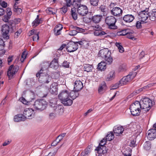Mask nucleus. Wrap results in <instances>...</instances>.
<instances>
[{
    "instance_id": "20",
    "label": "nucleus",
    "mask_w": 156,
    "mask_h": 156,
    "mask_svg": "<svg viewBox=\"0 0 156 156\" xmlns=\"http://www.w3.org/2000/svg\"><path fill=\"white\" fill-rule=\"evenodd\" d=\"M94 35L95 36H102L103 35H107V33L104 31L103 29L101 27L97 28L94 32Z\"/></svg>"
},
{
    "instance_id": "51",
    "label": "nucleus",
    "mask_w": 156,
    "mask_h": 156,
    "mask_svg": "<svg viewBox=\"0 0 156 156\" xmlns=\"http://www.w3.org/2000/svg\"><path fill=\"white\" fill-rule=\"evenodd\" d=\"M27 53L25 51H24L22 54L20 60L22 62H23L24 60L26 58Z\"/></svg>"
},
{
    "instance_id": "33",
    "label": "nucleus",
    "mask_w": 156,
    "mask_h": 156,
    "mask_svg": "<svg viewBox=\"0 0 156 156\" xmlns=\"http://www.w3.org/2000/svg\"><path fill=\"white\" fill-rule=\"evenodd\" d=\"M106 63L104 62H101L98 65V68L100 70H104L106 69Z\"/></svg>"
},
{
    "instance_id": "55",
    "label": "nucleus",
    "mask_w": 156,
    "mask_h": 156,
    "mask_svg": "<svg viewBox=\"0 0 156 156\" xmlns=\"http://www.w3.org/2000/svg\"><path fill=\"white\" fill-rule=\"evenodd\" d=\"M20 101L22 102L23 104L28 105L27 101L23 97L20 98L19 99Z\"/></svg>"
},
{
    "instance_id": "19",
    "label": "nucleus",
    "mask_w": 156,
    "mask_h": 156,
    "mask_svg": "<svg viewBox=\"0 0 156 156\" xmlns=\"http://www.w3.org/2000/svg\"><path fill=\"white\" fill-rule=\"evenodd\" d=\"M83 87V84L82 82L80 80H76L74 83V89L75 91H76L78 92L81 90Z\"/></svg>"
},
{
    "instance_id": "1",
    "label": "nucleus",
    "mask_w": 156,
    "mask_h": 156,
    "mask_svg": "<svg viewBox=\"0 0 156 156\" xmlns=\"http://www.w3.org/2000/svg\"><path fill=\"white\" fill-rule=\"evenodd\" d=\"M79 94L75 91L67 90H62L58 94V97L64 106H71L73 103V100L79 96Z\"/></svg>"
},
{
    "instance_id": "22",
    "label": "nucleus",
    "mask_w": 156,
    "mask_h": 156,
    "mask_svg": "<svg viewBox=\"0 0 156 156\" xmlns=\"http://www.w3.org/2000/svg\"><path fill=\"white\" fill-rule=\"evenodd\" d=\"M134 19V16L131 14H127L124 16L122 18V20L126 23L132 22Z\"/></svg>"
},
{
    "instance_id": "26",
    "label": "nucleus",
    "mask_w": 156,
    "mask_h": 156,
    "mask_svg": "<svg viewBox=\"0 0 156 156\" xmlns=\"http://www.w3.org/2000/svg\"><path fill=\"white\" fill-rule=\"evenodd\" d=\"M90 146H88L81 153V156H86L90 155L92 149Z\"/></svg>"
},
{
    "instance_id": "5",
    "label": "nucleus",
    "mask_w": 156,
    "mask_h": 156,
    "mask_svg": "<svg viewBox=\"0 0 156 156\" xmlns=\"http://www.w3.org/2000/svg\"><path fill=\"white\" fill-rule=\"evenodd\" d=\"M46 105V102L43 99L36 100L34 104V108L35 109L41 111L44 109Z\"/></svg>"
},
{
    "instance_id": "54",
    "label": "nucleus",
    "mask_w": 156,
    "mask_h": 156,
    "mask_svg": "<svg viewBox=\"0 0 156 156\" xmlns=\"http://www.w3.org/2000/svg\"><path fill=\"white\" fill-rule=\"evenodd\" d=\"M106 141H107L106 138L103 139L101 141L100 143H99V145L102 146H104V145H105L106 143Z\"/></svg>"
},
{
    "instance_id": "36",
    "label": "nucleus",
    "mask_w": 156,
    "mask_h": 156,
    "mask_svg": "<svg viewBox=\"0 0 156 156\" xmlns=\"http://www.w3.org/2000/svg\"><path fill=\"white\" fill-rule=\"evenodd\" d=\"M98 10L100 11L101 12H102V14L104 15V14L106 13L107 9L105 5H101L99 7Z\"/></svg>"
},
{
    "instance_id": "56",
    "label": "nucleus",
    "mask_w": 156,
    "mask_h": 156,
    "mask_svg": "<svg viewBox=\"0 0 156 156\" xmlns=\"http://www.w3.org/2000/svg\"><path fill=\"white\" fill-rule=\"evenodd\" d=\"M62 65L63 67L66 68H68L69 66V63L67 61H64Z\"/></svg>"
},
{
    "instance_id": "7",
    "label": "nucleus",
    "mask_w": 156,
    "mask_h": 156,
    "mask_svg": "<svg viewBox=\"0 0 156 156\" xmlns=\"http://www.w3.org/2000/svg\"><path fill=\"white\" fill-rule=\"evenodd\" d=\"M141 102L142 109H144L145 111H148L152 106V101L148 98H144Z\"/></svg>"
},
{
    "instance_id": "57",
    "label": "nucleus",
    "mask_w": 156,
    "mask_h": 156,
    "mask_svg": "<svg viewBox=\"0 0 156 156\" xmlns=\"http://www.w3.org/2000/svg\"><path fill=\"white\" fill-rule=\"evenodd\" d=\"M77 31L75 30H73L70 31L69 34L71 36H74L77 34Z\"/></svg>"
},
{
    "instance_id": "4",
    "label": "nucleus",
    "mask_w": 156,
    "mask_h": 156,
    "mask_svg": "<svg viewBox=\"0 0 156 156\" xmlns=\"http://www.w3.org/2000/svg\"><path fill=\"white\" fill-rule=\"evenodd\" d=\"M105 21L109 28L113 30L117 29V27L115 24L116 22V20L114 16H108L106 17Z\"/></svg>"
},
{
    "instance_id": "34",
    "label": "nucleus",
    "mask_w": 156,
    "mask_h": 156,
    "mask_svg": "<svg viewBox=\"0 0 156 156\" xmlns=\"http://www.w3.org/2000/svg\"><path fill=\"white\" fill-rule=\"evenodd\" d=\"M150 20L153 21L156 18V10H153L149 14Z\"/></svg>"
},
{
    "instance_id": "31",
    "label": "nucleus",
    "mask_w": 156,
    "mask_h": 156,
    "mask_svg": "<svg viewBox=\"0 0 156 156\" xmlns=\"http://www.w3.org/2000/svg\"><path fill=\"white\" fill-rule=\"evenodd\" d=\"M84 71L87 72L92 71L93 66L89 64H85L83 66Z\"/></svg>"
},
{
    "instance_id": "27",
    "label": "nucleus",
    "mask_w": 156,
    "mask_h": 156,
    "mask_svg": "<svg viewBox=\"0 0 156 156\" xmlns=\"http://www.w3.org/2000/svg\"><path fill=\"white\" fill-rule=\"evenodd\" d=\"M58 59L54 58L51 62H50V67L53 69H56L58 67Z\"/></svg>"
},
{
    "instance_id": "40",
    "label": "nucleus",
    "mask_w": 156,
    "mask_h": 156,
    "mask_svg": "<svg viewBox=\"0 0 156 156\" xmlns=\"http://www.w3.org/2000/svg\"><path fill=\"white\" fill-rule=\"evenodd\" d=\"M76 11V8L74 7L71 9V11L73 18L75 20L77 18V14L75 12Z\"/></svg>"
},
{
    "instance_id": "59",
    "label": "nucleus",
    "mask_w": 156,
    "mask_h": 156,
    "mask_svg": "<svg viewBox=\"0 0 156 156\" xmlns=\"http://www.w3.org/2000/svg\"><path fill=\"white\" fill-rule=\"evenodd\" d=\"M0 5L2 7L4 8H6L7 6V3L4 1L0 3Z\"/></svg>"
},
{
    "instance_id": "2",
    "label": "nucleus",
    "mask_w": 156,
    "mask_h": 156,
    "mask_svg": "<svg viewBox=\"0 0 156 156\" xmlns=\"http://www.w3.org/2000/svg\"><path fill=\"white\" fill-rule=\"evenodd\" d=\"M136 74L137 73L136 72H130L128 75L124 76L118 82L115 84L113 87L112 89H116L119 86L128 84L135 77Z\"/></svg>"
},
{
    "instance_id": "3",
    "label": "nucleus",
    "mask_w": 156,
    "mask_h": 156,
    "mask_svg": "<svg viewBox=\"0 0 156 156\" xmlns=\"http://www.w3.org/2000/svg\"><path fill=\"white\" fill-rule=\"evenodd\" d=\"M37 77L39 76L38 80L40 83H48L51 80V77L47 74L41 72V70L36 74Z\"/></svg>"
},
{
    "instance_id": "13",
    "label": "nucleus",
    "mask_w": 156,
    "mask_h": 156,
    "mask_svg": "<svg viewBox=\"0 0 156 156\" xmlns=\"http://www.w3.org/2000/svg\"><path fill=\"white\" fill-rule=\"evenodd\" d=\"M111 55V52L108 49L104 48L101 50L98 53L99 56L103 58L109 56Z\"/></svg>"
},
{
    "instance_id": "9",
    "label": "nucleus",
    "mask_w": 156,
    "mask_h": 156,
    "mask_svg": "<svg viewBox=\"0 0 156 156\" xmlns=\"http://www.w3.org/2000/svg\"><path fill=\"white\" fill-rule=\"evenodd\" d=\"M19 69L17 66H14L12 65L10 66L7 71V75L9 79H12L16 73L17 72Z\"/></svg>"
},
{
    "instance_id": "46",
    "label": "nucleus",
    "mask_w": 156,
    "mask_h": 156,
    "mask_svg": "<svg viewBox=\"0 0 156 156\" xmlns=\"http://www.w3.org/2000/svg\"><path fill=\"white\" fill-rule=\"evenodd\" d=\"M99 0H90V5L93 6H97L98 5Z\"/></svg>"
},
{
    "instance_id": "60",
    "label": "nucleus",
    "mask_w": 156,
    "mask_h": 156,
    "mask_svg": "<svg viewBox=\"0 0 156 156\" xmlns=\"http://www.w3.org/2000/svg\"><path fill=\"white\" fill-rule=\"evenodd\" d=\"M5 13V10L3 8L0 7V16L3 15Z\"/></svg>"
},
{
    "instance_id": "47",
    "label": "nucleus",
    "mask_w": 156,
    "mask_h": 156,
    "mask_svg": "<svg viewBox=\"0 0 156 156\" xmlns=\"http://www.w3.org/2000/svg\"><path fill=\"white\" fill-rule=\"evenodd\" d=\"M81 0H74L73 2V5L78 7L80 5Z\"/></svg>"
},
{
    "instance_id": "16",
    "label": "nucleus",
    "mask_w": 156,
    "mask_h": 156,
    "mask_svg": "<svg viewBox=\"0 0 156 156\" xmlns=\"http://www.w3.org/2000/svg\"><path fill=\"white\" fill-rule=\"evenodd\" d=\"M51 110L59 115H62L64 112L63 107L60 105H56L53 108H51Z\"/></svg>"
},
{
    "instance_id": "50",
    "label": "nucleus",
    "mask_w": 156,
    "mask_h": 156,
    "mask_svg": "<svg viewBox=\"0 0 156 156\" xmlns=\"http://www.w3.org/2000/svg\"><path fill=\"white\" fill-rule=\"evenodd\" d=\"M39 33L36 32V33L33 36V40L34 41H37L39 39Z\"/></svg>"
},
{
    "instance_id": "6",
    "label": "nucleus",
    "mask_w": 156,
    "mask_h": 156,
    "mask_svg": "<svg viewBox=\"0 0 156 156\" xmlns=\"http://www.w3.org/2000/svg\"><path fill=\"white\" fill-rule=\"evenodd\" d=\"M1 31L3 37L6 39H9V33L12 32L13 29L11 25L5 24L2 26Z\"/></svg>"
},
{
    "instance_id": "48",
    "label": "nucleus",
    "mask_w": 156,
    "mask_h": 156,
    "mask_svg": "<svg viewBox=\"0 0 156 156\" xmlns=\"http://www.w3.org/2000/svg\"><path fill=\"white\" fill-rule=\"evenodd\" d=\"M46 12L49 14H55V13L54 12L55 9L51 8H48L46 10Z\"/></svg>"
},
{
    "instance_id": "61",
    "label": "nucleus",
    "mask_w": 156,
    "mask_h": 156,
    "mask_svg": "<svg viewBox=\"0 0 156 156\" xmlns=\"http://www.w3.org/2000/svg\"><path fill=\"white\" fill-rule=\"evenodd\" d=\"M12 56H9V57L7 59V62L8 64L9 65L10 63L13 60L12 58Z\"/></svg>"
},
{
    "instance_id": "23",
    "label": "nucleus",
    "mask_w": 156,
    "mask_h": 156,
    "mask_svg": "<svg viewBox=\"0 0 156 156\" xmlns=\"http://www.w3.org/2000/svg\"><path fill=\"white\" fill-rule=\"evenodd\" d=\"M25 120V117L22 114H20L14 116V120L15 122H18Z\"/></svg>"
},
{
    "instance_id": "63",
    "label": "nucleus",
    "mask_w": 156,
    "mask_h": 156,
    "mask_svg": "<svg viewBox=\"0 0 156 156\" xmlns=\"http://www.w3.org/2000/svg\"><path fill=\"white\" fill-rule=\"evenodd\" d=\"M22 30H19L17 31L15 33L14 37H17L21 33Z\"/></svg>"
},
{
    "instance_id": "38",
    "label": "nucleus",
    "mask_w": 156,
    "mask_h": 156,
    "mask_svg": "<svg viewBox=\"0 0 156 156\" xmlns=\"http://www.w3.org/2000/svg\"><path fill=\"white\" fill-rule=\"evenodd\" d=\"M151 144L149 141H147L144 144V148L146 150H149L151 149Z\"/></svg>"
},
{
    "instance_id": "18",
    "label": "nucleus",
    "mask_w": 156,
    "mask_h": 156,
    "mask_svg": "<svg viewBox=\"0 0 156 156\" xmlns=\"http://www.w3.org/2000/svg\"><path fill=\"white\" fill-rule=\"evenodd\" d=\"M6 9V14L3 16L2 19L3 21L5 22H8L11 18L12 12L11 9L9 8H7Z\"/></svg>"
},
{
    "instance_id": "28",
    "label": "nucleus",
    "mask_w": 156,
    "mask_h": 156,
    "mask_svg": "<svg viewBox=\"0 0 156 156\" xmlns=\"http://www.w3.org/2000/svg\"><path fill=\"white\" fill-rule=\"evenodd\" d=\"M41 69L40 70H41V72L43 71L46 70L49 66L50 67V62L44 61L41 64Z\"/></svg>"
},
{
    "instance_id": "42",
    "label": "nucleus",
    "mask_w": 156,
    "mask_h": 156,
    "mask_svg": "<svg viewBox=\"0 0 156 156\" xmlns=\"http://www.w3.org/2000/svg\"><path fill=\"white\" fill-rule=\"evenodd\" d=\"M132 150L130 149L125 150L123 152L124 156H131Z\"/></svg>"
},
{
    "instance_id": "62",
    "label": "nucleus",
    "mask_w": 156,
    "mask_h": 156,
    "mask_svg": "<svg viewBox=\"0 0 156 156\" xmlns=\"http://www.w3.org/2000/svg\"><path fill=\"white\" fill-rule=\"evenodd\" d=\"M66 5L68 7H70L72 5V2L71 0H66Z\"/></svg>"
},
{
    "instance_id": "14",
    "label": "nucleus",
    "mask_w": 156,
    "mask_h": 156,
    "mask_svg": "<svg viewBox=\"0 0 156 156\" xmlns=\"http://www.w3.org/2000/svg\"><path fill=\"white\" fill-rule=\"evenodd\" d=\"M96 153L98 154V156H100L101 155H104L106 154L107 152V150L105 146H101L99 145L95 150ZM96 154V156H97Z\"/></svg>"
},
{
    "instance_id": "15",
    "label": "nucleus",
    "mask_w": 156,
    "mask_h": 156,
    "mask_svg": "<svg viewBox=\"0 0 156 156\" xmlns=\"http://www.w3.org/2000/svg\"><path fill=\"white\" fill-rule=\"evenodd\" d=\"M111 14L115 16H119L122 14V9L118 7H113L111 11Z\"/></svg>"
},
{
    "instance_id": "39",
    "label": "nucleus",
    "mask_w": 156,
    "mask_h": 156,
    "mask_svg": "<svg viewBox=\"0 0 156 156\" xmlns=\"http://www.w3.org/2000/svg\"><path fill=\"white\" fill-rule=\"evenodd\" d=\"M106 62V63L107 64L110 65L113 62L112 58L110 55L109 56L107 57L104 59Z\"/></svg>"
},
{
    "instance_id": "8",
    "label": "nucleus",
    "mask_w": 156,
    "mask_h": 156,
    "mask_svg": "<svg viewBox=\"0 0 156 156\" xmlns=\"http://www.w3.org/2000/svg\"><path fill=\"white\" fill-rule=\"evenodd\" d=\"M139 18L142 23L148 22L150 20L148 12L145 10L141 11L139 14Z\"/></svg>"
},
{
    "instance_id": "64",
    "label": "nucleus",
    "mask_w": 156,
    "mask_h": 156,
    "mask_svg": "<svg viewBox=\"0 0 156 156\" xmlns=\"http://www.w3.org/2000/svg\"><path fill=\"white\" fill-rule=\"evenodd\" d=\"M145 55V52L144 51H142L141 52L140 54L139 55V58L140 59L142 58Z\"/></svg>"
},
{
    "instance_id": "12",
    "label": "nucleus",
    "mask_w": 156,
    "mask_h": 156,
    "mask_svg": "<svg viewBox=\"0 0 156 156\" xmlns=\"http://www.w3.org/2000/svg\"><path fill=\"white\" fill-rule=\"evenodd\" d=\"M77 8V12L81 16H85L88 13L87 7L83 5H80Z\"/></svg>"
},
{
    "instance_id": "10",
    "label": "nucleus",
    "mask_w": 156,
    "mask_h": 156,
    "mask_svg": "<svg viewBox=\"0 0 156 156\" xmlns=\"http://www.w3.org/2000/svg\"><path fill=\"white\" fill-rule=\"evenodd\" d=\"M23 115L25 117V119H31L34 117V111L31 108H26L23 111Z\"/></svg>"
},
{
    "instance_id": "52",
    "label": "nucleus",
    "mask_w": 156,
    "mask_h": 156,
    "mask_svg": "<svg viewBox=\"0 0 156 156\" xmlns=\"http://www.w3.org/2000/svg\"><path fill=\"white\" fill-rule=\"evenodd\" d=\"M63 28V27L62 26V25L61 24H59L58 25H57L54 30H61Z\"/></svg>"
},
{
    "instance_id": "44",
    "label": "nucleus",
    "mask_w": 156,
    "mask_h": 156,
    "mask_svg": "<svg viewBox=\"0 0 156 156\" xmlns=\"http://www.w3.org/2000/svg\"><path fill=\"white\" fill-rule=\"evenodd\" d=\"M128 31L127 29L122 30L118 32L117 34L120 36H124L127 34L129 32Z\"/></svg>"
},
{
    "instance_id": "53",
    "label": "nucleus",
    "mask_w": 156,
    "mask_h": 156,
    "mask_svg": "<svg viewBox=\"0 0 156 156\" xmlns=\"http://www.w3.org/2000/svg\"><path fill=\"white\" fill-rule=\"evenodd\" d=\"M56 116V114L54 112H51L49 114V118L50 119H53Z\"/></svg>"
},
{
    "instance_id": "45",
    "label": "nucleus",
    "mask_w": 156,
    "mask_h": 156,
    "mask_svg": "<svg viewBox=\"0 0 156 156\" xmlns=\"http://www.w3.org/2000/svg\"><path fill=\"white\" fill-rule=\"evenodd\" d=\"M67 6L65 5L62 8L60 9V11L61 13L62 14H65L67 11Z\"/></svg>"
},
{
    "instance_id": "17",
    "label": "nucleus",
    "mask_w": 156,
    "mask_h": 156,
    "mask_svg": "<svg viewBox=\"0 0 156 156\" xmlns=\"http://www.w3.org/2000/svg\"><path fill=\"white\" fill-rule=\"evenodd\" d=\"M147 132L148 134L147 135V137L149 140H152L156 138V129H151L149 130Z\"/></svg>"
},
{
    "instance_id": "29",
    "label": "nucleus",
    "mask_w": 156,
    "mask_h": 156,
    "mask_svg": "<svg viewBox=\"0 0 156 156\" xmlns=\"http://www.w3.org/2000/svg\"><path fill=\"white\" fill-rule=\"evenodd\" d=\"M115 77V73L114 71L112 70L107 75L106 78L107 81H109L113 80Z\"/></svg>"
},
{
    "instance_id": "49",
    "label": "nucleus",
    "mask_w": 156,
    "mask_h": 156,
    "mask_svg": "<svg viewBox=\"0 0 156 156\" xmlns=\"http://www.w3.org/2000/svg\"><path fill=\"white\" fill-rule=\"evenodd\" d=\"M41 20H35L32 23V26L35 27H37L41 23Z\"/></svg>"
},
{
    "instance_id": "30",
    "label": "nucleus",
    "mask_w": 156,
    "mask_h": 156,
    "mask_svg": "<svg viewBox=\"0 0 156 156\" xmlns=\"http://www.w3.org/2000/svg\"><path fill=\"white\" fill-rule=\"evenodd\" d=\"M102 16L101 15H97L94 16L92 18L93 22L95 23H99L102 18Z\"/></svg>"
},
{
    "instance_id": "37",
    "label": "nucleus",
    "mask_w": 156,
    "mask_h": 156,
    "mask_svg": "<svg viewBox=\"0 0 156 156\" xmlns=\"http://www.w3.org/2000/svg\"><path fill=\"white\" fill-rule=\"evenodd\" d=\"M114 138V135L112 132H109L106 136V140L110 141L112 140Z\"/></svg>"
},
{
    "instance_id": "41",
    "label": "nucleus",
    "mask_w": 156,
    "mask_h": 156,
    "mask_svg": "<svg viewBox=\"0 0 156 156\" xmlns=\"http://www.w3.org/2000/svg\"><path fill=\"white\" fill-rule=\"evenodd\" d=\"M115 45L117 47L120 52L122 53L124 52V48L121 45V44L120 43L116 42L115 43Z\"/></svg>"
},
{
    "instance_id": "43",
    "label": "nucleus",
    "mask_w": 156,
    "mask_h": 156,
    "mask_svg": "<svg viewBox=\"0 0 156 156\" xmlns=\"http://www.w3.org/2000/svg\"><path fill=\"white\" fill-rule=\"evenodd\" d=\"M50 92L52 94H54L57 91L56 87L52 84L49 89Z\"/></svg>"
},
{
    "instance_id": "21",
    "label": "nucleus",
    "mask_w": 156,
    "mask_h": 156,
    "mask_svg": "<svg viewBox=\"0 0 156 156\" xmlns=\"http://www.w3.org/2000/svg\"><path fill=\"white\" fill-rule=\"evenodd\" d=\"M141 103V102H139L137 101H136L130 105V108H133L135 109L140 110L142 109Z\"/></svg>"
},
{
    "instance_id": "35",
    "label": "nucleus",
    "mask_w": 156,
    "mask_h": 156,
    "mask_svg": "<svg viewBox=\"0 0 156 156\" xmlns=\"http://www.w3.org/2000/svg\"><path fill=\"white\" fill-rule=\"evenodd\" d=\"M131 114L133 116H136L139 115L140 114V110H138L135 109V108H129Z\"/></svg>"
},
{
    "instance_id": "11",
    "label": "nucleus",
    "mask_w": 156,
    "mask_h": 156,
    "mask_svg": "<svg viewBox=\"0 0 156 156\" xmlns=\"http://www.w3.org/2000/svg\"><path fill=\"white\" fill-rule=\"evenodd\" d=\"M78 48V45L74 42H70L66 45V49L67 51L71 52L77 50Z\"/></svg>"
},
{
    "instance_id": "58",
    "label": "nucleus",
    "mask_w": 156,
    "mask_h": 156,
    "mask_svg": "<svg viewBox=\"0 0 156 156\" xmlns=\"http://www.w3.org/2000/svg\"><path fill=\"white\" fill-rule=\"evenodd\" d=\"M136 27L138 29H140L142 27L141 23V22L138 21L136 23Z\"/></svg>"
},
{
    "instance_id": "32",
    "label": "nucleus",
    "mask_w": 156,
    "mask_h": 156,
    "mask_svg": "<svg viewBox=\"0 0 156 156\" xmlns=\"http://www.w3.org/2000/svg\"><path fill=\"white\" fill-rule=\"evenodd\" d=\"M13 7V11L16 14H19L22 12V9L21 8H18V6L16 5V3L14 4Z\"/></svg>"
},
{
    "instance_id": "25",
    "label": "nucleus",
    "mask_w": 156,
    "mask_h": 156,
    "mask_svg": "<svg viewBox=\"0 0 156 156\" xmlns=\"http://www.w3.org/2000/svg\"><path fill=\"white\" fill-rule=\"evenodd\" d=\"M106 89V85L105 83L103 81L100 85L98 88V92L100 94H103Z\"/></svg>"
},
{
    "instance_id": "24",
    "label": "nucleus",
    "mask_w": 156,
    "mask_h": 156,
    "mask_svg": "<svg viewBox=\"0 0 156 156\" xmlns=\"http://www.w3.org/2000/svg\"><path fill=\"white\" fill-rule=\"evenodd\" d=\"M123 129L122 126L115 127L113 131L116 136H119L121 134L123 131Z\"/></svg>"
}]
</instances>
